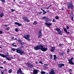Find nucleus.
I'll use <instances>...</instances> for the list:
<instances>
[{"label":"nucleus","mask_w":74,"mask_h":74,"mask_svg":"<svg viewBox=\"0 0 74 74\" xmlns=\"http://www.w3.org/2000/svg\"><path fill=\"white\" fill-rule=\"evenodd\" d=\"M71 8V10L73 9V3L71 2H70V3L68 4V8L69 10H70Z\"/></svg>","instance_id":"obj_2"},{"label":"nucleus","mask_w":74,"mask_h":74,"mask_svg":"<svg viewBox=\"0 0 74 74\" xmlns=\"http://www.w3.org/2000/svg\"><path fill=\"white\" fill-rule=\"evenodd\" d=\"M55 18L56 19H59V16H56L55 17Z\"/></svg>","instance_id":"obj_35"},{"label":"nucleus","mask_w":74,"mask_h":74,"mask_svg":"<svg viewBox=\"0 0 74 74\" xmlns=\"http://www.w3.org/2000/svg\"><path fill=\"white\" fill-rule=\"evenodd\" d=\"M14 24H15L16 25H18L19 24V23H18L17 22H15L14 23Z\"/></svg>","instance_id":"obj_34"},{"label":"nucleus","mask_w":74,"mask_h":74,"mask_svg":"<svg viewBox=\"0 0 74 74\" xmlns=\"http://www.w3.org/2000/svg\"><path fill=\"white\" fill-rule=\"evenodd\" d=\"M45 14H46V13H45V12H44L43 13V15H45Z\"/></svg>","instance_id":"obj_54"},{"label":"nucleus","mask_w":74,"mask_h":74,"mask_svg":"<svg viewBox=\"0 0 74 74\" xmlns=\"http://www.w3.org/2000/svg\"><path fill=\"white\" fill-rule=\"evenodd\" d=\"M49 8V7H48L47 8V9H48V8Z\"/></svg>","instance_id":"obj_62"},{"label":"nucleus","mask_w":74,"mask_h":74,"mask_svg":"<svg viewBox=\"0 0 74 74\" xmlns=\"http://www.w3.org/2000/svg\"><path fill=\"white\" fill-rule=\"evenodd\" d=\"M40 73L42 74H45L46 73V72L44 71H42Z\"/></svg>","instance_id":"obj_21"},{"label":"nucleus","mask_w":74,"mask_h":74,"mask_svg":"<svg viewBox=\"0 0 74 74\" xmlns=\"http://www.w3.org/2000/svg\"><path fill=\"white\" fill-rule=\"evenodd\" d=\"M21 45H23L24 44V43H23V42H21Z\"/></svg>","instance_id":"obj_39"},{"label":"nucleus","mask_w":74,"mask_h":74,"mask_svg":"<svg viewBox=\"0 0 74 74\" xmlns=\"http://www.w3.org/2000/svg\"><path fill=\"white\" fill-rule=\"evenodd\" d=\"M3 16H4V14H3V12L1 13L0 15V17H1V18H2Z\"/></svg>","instance_id":"obj_18"},{"label":"nucleus","mask_w":74,"mask_h":74,"mask_svg":"<svg viewBox=\"0 0 74 74\" xmlns=\"http://www.w3.org/2000/svg\"><path fill=\"white\" fill-rule=\"evenodd\" d=\"M15 43L14 42L13 44H12V45H13V47H16L17 46V45H15Z\"/></svg>","instance_id":"obj_19"},{"label":"nucleus","mask_w":74,"mask_h":74,"mask_svg":"<svg viewBox=\"0 0 74 74\" xmlns=\"http://www.w3.org/2000/svg\"><path fill=\"white\" fill-rule=\"evenodd\" d=\"M50 59H52V55L51 54H50Z\"/></svg>","instance_id":"obj_36"},{"label":"nucleus","mask_w":74,"mask_h":74,"mask_svg":"<svg viewBox=\"0 0 74 74\" xmlns=\"http://www.w3.org/2000/svg\"><path fill=\"white\" fill-rule=\"evenodd\" d=\"M15 40L16 41V40H17V39L16 38L15 39Z\"/></svg>","instance_id":"obj_64"},{"label":"nucleus","mask_w":74,"mask_h":74,"mask_svg":"<svg viewBox=\"0 0 74 74\" xmlns=\"http://www.w3.org/2000/svg\"><path fill=\"white\" fill-rule=\"evenodd\" d=\"M11 12H14L15 11V10L14 9H12L11 10Z\"/></svg>","instance_id":"obj_26"},{"label":"nucleus","mask_w":74,"mask_h":74,"mask_svg":"<svg viewBox=\"0 0 74 74\" xmlns=\"http://www.w3.org/2000/svg\"><path fill=\"white\" fill-rule=\"evenodd\" d=\"M41 45H38L36 47H34V49L35 51H37L39 49H41Z\"/></svg>","instance_id":"obj_6"},{"label":"nucleus","mask_w":74,"mask_h":74,"mask_svg":"<svg viewBox=\"0 0 74 74\" xmlns=\"http://www.w3.org/2000/svg\"><path fill=\"white\" fill-rule=\"evenodd\" d=\"M52 23H45V25H47V27H50V26H52Z\"/></svg>","instance_id":"obj_12"},{"label":"nucleus","mask_w":74,"mask_h":74,"mask_svg":"<svg viewBox=\"0 0 74 74\" xmlns=\"http://www.w3.org/2000/svg\"><path fill=\"white\" fill-rule=\"evenodd\" d=\"M12 71L11 69L10 70H9L8 71V73H12Z\"/></svg>","instance_id":"obj_22"},{"label":"nucleus","mask_w":74,"mask_h":74,"mask_svg":"<svg viewBox=\"0 0 74 74\" xmlns=\"http://www.w3.org/2000/svg\"><path fill=\"white\" fill-rule=\"evenodd\" d=\"M55 49V48L54 47H53L50 49V51L51 52H54Z\"/></svg>","instance_id":"obj_14"},{"label":"nucleus","mask_w":74,"mask_h":74,"mask_svg":"<svg viewBox=\"0 0 74 74\" xmlns=\"http://www.w3.org/2000/svg\"><path fill=\"white\" fill-rule=\"evenodd\" d=\"M16 52L18 53H20L21 55H22L25 54V53L23 51L19 48H17L16 49Z\"/></svg>","instance_id":"obj_1"},{"label":"nucleus","mask_w":74,"mask_h":74,"mask_svg":"<svg viewBox=\"0 0 74 74\" xmlns=\"http://www.w3.org/2000/svg\"><path fill=\"white\" fill-rule=\"evenodd\" d=\"M42 11H43V12H45V10H42Z\"/></svg>","instance_id":"obj_59"},{"label":"nucleus","mask_w":74,"mask_h":74,"mask_svg":"<svg viewBox=\"0 0 74 74\" xmlns=\"http://www.w3.org/2000/svg\"><path fill=\"white\" fill-rule=\"evenodd\" d=\"M7 71V69H4L5 71Z\"/></svg>","instance_id":"obj_50"},{"label":"nucleus","mask_w":74,"mask_h":74,"mask_svg":"<svg viewBox=\"0 0 74 74\" xmlns=\"http://www.w3.org/2000/svg\"><path fill=\"white\" fill-rule=\"evenodd\" d=\"M3 33V31H0V34H2Z\"/></svg>","instance_id":"obj_45"},{"label":"nucleus","mask_w":74,"mask_h":74,"mask_svg":"<svg viewBox=\"0 0 74 74\" xmlns=\"http://www.w3.org/2000/svg\"><path fill=\"white\" fill-rule=\"evenodd\" d=\"M18 26H22V24H19V23H18Z\"/></svg>","instance_id":"obj_32"},{"label":"nucleus","mask_w":74,"mask_h":74,"mask_svg":"<svg viewBox=\"0 0 74 74\" xmlns=\"http://www.w3.org/2000/svg\"><path fill=\"white\" fill-rule=\"evenodd\" d=\"M35 63L36 64H37V63H38L37 62H36Z\"/></svg>","instance_id":"obj_60"},{"label":"nucleus","mask_w":74,"mask_h":74,"mask_svg":"<svg viewBox=\"0 0 74 74\" xmlns=\"http://www.w3.org/2000/svg\"><path fill=\"white\" fill-rule=\"evenodd\" d=\"M50 72H49L50 74H56L55 72H54V70L53 69H51Z\"/></svg>","instance_id":"obj_10"},{"label":"nucleus","mask_w":74,"mask_h":74,"mask_svg":"<svg viewBox=\"0 0 74 74\" xmlns=\"http://www.w3.org/2000/svg\"><path fill=\"white\" fill-rule=\"evenodd\" d=\"M10 58H12V59H14L13 57H10Z\"/></svg>","instance_id":"obj_55"},{"label":"nucleus","mask_w":74,"mask_h":74,"mask_svg":"<svg viewBox=\"0 0 74 74\" xmlns=\"http://www.w3.org/2000/svg\"><path fill=\"white\" fill-rule=\"evenodd\" d=\"M59 46L60 47V46H61V44H60L59 45Z\"/></svg>","instance_id":"obj_63"},{"label":"nucleus","mask_w":74,"mask_h":74,"mask_svg":"<svg viewBox=\"0 0 74 74\" xmlns=\"http://www.w3.org/2000/svg\"><path fill=\"white\" fill-rule=\"evenodd\" d=\"M27 64L28 66V67H34V66L31 63H30L29 62H27Z\"/></svg>","instance_id":"obj_9"},{"label":"nucleus","mask_w":74,"mask_h":74,"mask_svg":"<svg viewBox=\"0 0 74 74\" xmlns=\"http://www.w3.org/2000/svg\"><path fill=\"white\" fill-rule=\"evenodd\" d=\"M58 66L59 69H61L63 66H64V64L63 63H60L58 64Z\"/></svg>","instance_id":"obj_8"},{"label":"nucleus","mask_w":74,"mask_h":74,"mask_svg":"<svg viewBox=\"0 0 74 74\" xmlns=\"http://www.w3.org/2000/svg\"><path fill=\"white\" fill-rule=\"evenodd\" d=\"M23 19H24L25 21H26L27 22H30V20L28 19L27 17H23Z\"/></svg>","instance_id":"obj_11"},{"label":"nucleus","mask_w":74,"mask_h":74,"mask_svg":"<svg viewBox=\"0 0 74 74\" xmlns=\"http://www.w3.org/2000/svg\"><path fill=\"white\" fill-rule=\"evenodd\" d=\"M70 16H73V12H71L70 14Z\"/></svg>","instance_id":"obj_33"},{"label":"nucleus","mask_w":74,"mask_h":74,"mask_svg":"<svg viewBox=\"0 0 74 74\" xmlns=\"http://www.w3.org/2000/svg\"><path fill=\"white\" fill-rule=\"evenodd\" d=\"M66 33L68 34H70V32H68L67 31V32H66Z\"/></svg>","instance_id":"obj_49"},{"label":"nucleus","mask_w":74,"mask_h":74,"mask_svg":"<svg viewBox=\"0 0 74 74\" xmlns=\"http://www.w3.org/2000/svg\"><path fill=\"white\" fill-rule=\"evenodd\" d=\"M6 59L7 60H9V61L11 60V59L9 58L8 57H6Z\"/></svg>","instance_id":"obj_20"},{"label":"nucleus","mask_w":74,"mask_h":74,"mask_svg":"<svg viewBox=\"0 0 74 74\" xmlns=\"http://www.w3.org/2000/svg\"><path fill=\"white\" fill-rule=\"evenodd\" d=\"M69 52H70V51H69V50H68V51H67V53H69Z\"/></svg>","instance_id":"obj_57"},{"label":"nucleus","mask_w":74,"mask_h":74,"mask_svg":"<svg viewBox=\"0 0 74 74\" xmlns=\"http://www.w3.org/2000/svg\"><path fill=\"white\" fill-rule=\"evenodd\" d=\"M66 28L67 29H69V27L68 26H66Z\"/></svg>","instance_id":"obj_43"},{"label":"nucleus","mask_w":74,"mask_h":74,"mask_svg":"<svg viewBox=\"0 0 74 74\" xmlns=\"http://www.w3.org/2000/svg\"><path fill=\"white\" fill-rule=\"evenodd\" d=\"M39 63H40L41 64H43V63H42V62H41V61H40L39 62Z\"/></svg>","instance_id":"obj_46"},{"label":"nucleus","mask_w":74,"mask_h":74,"mask_svg":"<svg viewBox=\"0 0 74 74\" xmlns=\"http://www.w3.org/2000/svg\"><path fill=\"white\" fill-rule=\"evenodd\" d=\"M42 19H45H45H46V18H47L45 16H44V17H43L42 18Z\"/></svg>","instance_id":"obj_27"},{"label":"nucleus","mask_w":74,"mask_h":74,"mask_svg":"<svg viewBox=\"0 0 74 74\" xmlns=\"http://www.w3.org/2000/svg\"><path fill=\"white\" fill-rule=\"evenodd\" d=\"M3 63L4 64H5V63H6V61H4Z\"/></svg>","instance_id":"obj_56"},{"label":"nucleus","mask_w":74,"mask_h":74,"mask_svg":"<svg viewBox=\"0 0 74 74\" xmlns=\"http://www.w3.org/2000/svg\"><path fill=\"white\" fill-rule=\"evenodd\" d=\"M52 21V20L51 19H49V22H51Z\"/></svg>","instance_id":"obj_47"},{"label":"nucleus","mask_w":74,"mask_h":74,"mask_svg":"<svg viewBox=\"0 0 74 74\" xmlns=\"http://www.w3.org/2000/svg\"><path fill=\"white\" fill-rule=\"evenodd\" d=\"M73 59V57H72L71 59H69L68 60L69 63L71 64H74V63H73V62L72 61Z\"/></svg>","instance_id":"obj_7"},{"label":"nucleus","mask_w":74,"mask_h":74,"mask_svg":"<svg viewBox=\"0 0 74 74\" xmlns=\"http://www.w3.org/2000/svg\"><path fill=\"white\" fill-rule=\"evenodd\" d=\"M57 32L58 33V34H60V35H62L63 32L61 31L60 29L58 28H57L56 29Z\"/></svg>","instance_id":"obj_4"},{"label":"nucleus","mask_w":74,"mask_h":74,"mask_svg":"<svg viewBox=\"0 0 74 74\" xmlns=\"http://www.w3.org/2000/svg\"><path fill=\"white\" fill-rule=\"evenodd\" d=\"M45 21H46V22H49V19L47 18H46Z\"/></svg>","instance_id":"obj_23"},{"label":"nucleus","mask_w":74,"mask_h":74,"mask_svg":"<svg viewBox=\"0 0 74 74\" xmlns=\"http://www.w3.org/2000/svg\"><path fill=\"white\" fill-rule=\"evenodd\" d=\"M0 56H1L2 57H4V54H1V53H0Z\"/></svg>","instance_id":"obj_31"},{"label":"nucleus","mask_w":74,"mask_h":74,"mask_svg":"<svg viewBox=\"0 0 74 74\" xmlns=\"http://www.w3.org/2000/svg\"><path fill=\"white\" fill-rule=\"evenodd\" d=\"M37 21H35L34 22L33 24H34V25H37Z\"/></svg>","instance_id":"obj_24"},{"label":"nucleus","mask_w":74,"mask_h":74,"mask_svg":"<svg viewBox=\"0 0 74 74\" xmlns=\"http://www.w3.org/2000/svg\"><path fill=\"white\" fill-rule=\"evenodd\" d=\"M0 68L1 69H3V67H2V66H0Z\"/></svg>","instance_id":"obj_52"},{"label":"nucleus","mask_w":74,"mask_h":74,"mask_svg":"<svg viewBox=\"0 0 74 74\" xmlns=\"http://www.w3.org/2000/svg\"><path fill=\"white\" fill-rule=\"evenodd\" d=\"M8 56V55H6V56H5V55H4V56L3 57V58H7V57Z\"/></svg>","instance_id":"obj_29"},{"label":"nucleus","mask_w":74,"mask_h":74,"mask_svg":"<svg viewBox=\"0 0 74 74\" xmlns=\"http://www.w3.org/2000/svg\"><path fill=\"white\" fill-rule=\"evenodd\" d=\"M41 36H42V34H41V30H40L39 32V36H38V38H40Z\"/></svg>","instance_id":"obj_13"},{"label":"nucleus","mask_w":74,"mask_h":74,"mask_svg":"<svg viewBox=\"0 0 74 74\" xmlns=\"http://www.w3.org/2000/svg\"><path fill=\"white\" fill-rule=\"evenodd\" d=\"M18 42H21V40H20L19 39H18L17 40Z\"/></svg>","instance_id":"obj_40"},{"label":"nucleus","mask_w":74,"mask_h":74,"mask_svg":"<svg viewBox=\"0 0 74 74\" xmlns=\"http://www.w3.org/2000/svg\"><path fill=\"white\" fill-rule=\"evenodd\" d=\"M64 32H66V33L67 31V29H66V28H64Z\"/></svg>","instance_id":"obj_30"},{"label":"nucleus","mask_w":74,"mask_h":74,"mask_svg":"<svg viewBox=\"0 0 74 74\" xmlns=\"http://www.w3.org/2000/svg\"><path fill=\"white\" fill-rule=\"evenodd\" d=\"M15 31L16 32H18V28H16L15 29Z\"/></svg>","instance_id":"obj_37"},{"label":"nucleus","mask_w":74,"mask_h":74,"mask_svg":"<svg viewBox=\"0 0 74 74\" xmlns=\"http://www.w3.org/2000/svg\"><path fill=\"white\" fill-rule=\"evenodd\" d=\"M6 53L8 56H9V53H8V52H6Z\"/></svg>","instance_id":"obj_41"},{"label":"nucleus","mask_w":74,"mask_h":74,"mask_svg":"<svg viewBox=\"0 0 74 74\" xmlns=\"http://www.w3.org/2000/svg\"><path fill=\"white\" fill-rule=\"evenodd\" d=\"M53 56L54 57L53 59H54V60H55V61H56V60L57 59V57H56V56L55 55Z\"/></svg>","instance_id":"obj_15"},{"label":"nucleus","mask_w":74,"mask_h":74,"mask_svg":"<svg viewBox=\"0 0 74 74\" xmlns=\"http://www.w3.org/2000/svg\"><path fill=\"white\" fill-rule=\"evenodd\" d=\"M11 50L12 51H16V49H15L12 48L11 49Z\"/></svg>","instance_id":"obj_28"},{"label":"nucleus","mask_w":74,"mask_h":74,"mask_svg":"<svg viewBox=\"0 0 74 74\" xmlns=\"http://www.w3.org/2000/svg\"><path fill=\"white\" fill-rule=\"evenodd\" d=\"M17 74H19V70L17 71Z\"/></svg>","instance_id":"obj_42"},{"label":"nucleus","mask_w":74,"mask_h":74,"mask_svg":"<svg viewBox=\"0 0 74 74\" xmlns=\"http://www.w3.org/2000/svg\"><path fill=\"white\" fill-rule=\"evenodd\" d=\"M10 29V28L9 27H7V30H8Z\"/></svg>","instance_id":"obj_48"},{"label":"nucleus","mask_w":74,"mask_h":74,"mask_svg":"<svg viewBox=\"0 0 74 74\" xmlns=\"http://www.w3.org/2000/svg\"><path fill=\"white\" fill-rule=\"evenodd\" d=\"M18 71H19V73L20 74H25L24 73H23V72H22V70H21V68H19V69Z\"/></svg>","instance_id":"obj_16"},{"label":"nucleus","mask_w":74,"mask_h":74,"mask_svg":"<svg viewBox=\"0 0 74 74\" xmlns=\"http://www.w3.org/2000/svg\"><path fill=\"white\" fill-rule=\"evenodd\" d=\"M64 7H62V10H64Z\"/></svg>","instance_id":"obj_51"},{"label":"nucleus","mask_w":74,"mask_h":74,"mask_svg":"<svg viewBox=\"0 0 74 74\" xmlns=\"http://www.w3.org/2000/svg\"><path fill=\"white\" fill-rule=\"evenodd\" d=\"M47 48H45L44 47V46L41 45L40 46V49L41 51H42L43 52H46L47 51Z\"/></svg>","instance_id":"obj_3"},{"label":"nucleus","mask_w":74,"mask_h":74,"mask_svg":"<svg viewBox=\"0 0 74 74\" xmlns=\"http://www.w3.org/2000/svg\"><path fill=\"white\" fill-rule=\"evenodd\" d=\"M4 26H6V27H7V26H8V25H4Z\"/></svg>","instance_id":"obj_53"},{"label":"nucleus","mask_w":74,"mask_h":74,"mask_svg":"<svg viewBox=\"0 0 74 74\" xmlns=\"http://www.w3.org/2000/svg\"><path fill=\"white\" fill-rule=\"evenodd\" d=\"M24 37L25 39L29 41H30V39L29 38V37H30V35L29 34L26 35H25Z\"/></svg>","instance_id":"obj_5"},{"label":"nucleus","mask_w":74,"mask_h":74,"mask_svg":"<svg viewBox=\"0 0 74 74\" xmlns=\"http://www.w3.org/2000/svg\"><path fill=\"white\" fill-rule=\"evenodd\" d=\"M33 73L34 74H36L38 73V71L37 70H35L33 71Z\"/></svg>","instance_id":"obj_17"},{"label":"nucleus","mask_w":74,"mask_h":74,"mask_svg":"<svg viewBox=\"0 0 74 74\" xmlns=\"http://www.w3.org/2000/svg\"><path fill=\"white\" fill-rule=\"evenodd\" d=\"M1 1L2 3H4L5 2V0H0Z\"/></svg>","instance_id":"obj_25"},{"label":"nucleus","mask_w":74,"mask_h":74,"mask_svg":"<svg viewBox=\"0 0 74 74\" xmlns=\"http://www.w3.org/2000/svg\"><path fill=\"white\" fill-rule=\"evenodd\" d=\"M52 22H56V20H55V19H53L52 21Z\"/></svg>","instance_id":"obj_38"},{"label":"nucleus","mask_w":74,"mask_h":74,"mask_svg":"<svg viewBox=\"0 0 74 74\" xmlns=\"http://www.w3.org/2000/svg\"><path fill=\"white\" fill-rule=\"evenodd\" d=\"M52 7V5H50V6H49V8H50V7Z\"/></svg>","instance_id":"obj_58"},{"label":"nucleus","mask_w":74,"mask_h":74,"mask_svg":"<svg viewBox=\"0 0 74 74\" xmlns=\"http://www.w3.org/2000/svg\"><path fill=\"white\" fill-rule=\"evenodd\" d=\"M12 39H14V37H12Z\"/></svg>","instance_id":"obj_61"},{"label":"nucleus","mask_w":74,"mask_h":74,"mask_svg":"<svg viewBox=\"0 0 74 74\" xmlns=\"http://www.w3.org/2000/svg\"><path fill=\"white\" fill-rule=\"evenodd\" d=\"M1 72L2 74H4V71H3V72L2 71H1Z\"/></svg>","instance_id":"obj_44"}]
</instances>
